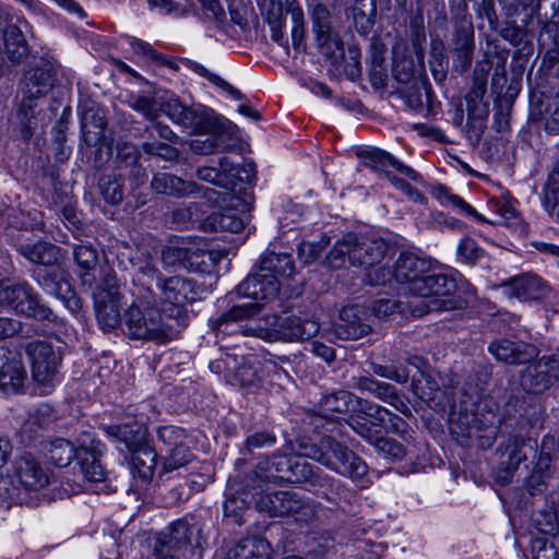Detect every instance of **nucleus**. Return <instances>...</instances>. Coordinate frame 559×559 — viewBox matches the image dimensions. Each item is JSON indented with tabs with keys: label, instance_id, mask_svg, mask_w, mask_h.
<instances>
[{
	"label": "nucleus",
	"instance_id": "1",
	"mask_svg": "<svg viewBox=\"0 0 559 559\" xmlns=\"http://www.w3.org/2000/svg\"><path fill=\"white\" fill-rule=\"evenodd\" d=\"M495 455L492 472L498 484L508 485L515 475L523 474L526 490L531 495L546 490L551 477V455L539 451L535 439L512 435L499 444Z\"/></svg>",
	"mask_w": 559,
	"mask_h": 559
},
{
	"label": "nucleus",
	"instance_id": "2",
	"mask_svg": "<svg viewBox=\"0 0 559 559\" xmlns=\"http://www.w3.org/2000/svg\"><path fill=\"white\" fill-rule=\"evenodd\" d=\"M280 290V282L274 274L260 271V266L249 274L235 289L233 294L239 297H247L253 301L236 305L228 311L210 320V325L216 334L230 335L245 330L248 319L261 311V301L273 299Z\"/></svg>",
	"mask_w": 559,
	"mask_h": 559
},
{
	"label": "nucleus",
	"instance_id": "3",
	"mask_svg": "<svg viewBox=\"0 0 559 559\" xmlns=\"http://www.w3.org/2000/svg\"><path fill=\"white\" fill-rule=\"evenodd\" d=\"M412 295L423 300L412 312L421 317L430 311H451L465 308L475 290L465 282L459 284L453 276L444 273L426 274L412 286Z\"/></svg>",
	"mask_w": 559,
	"mask_h": 559
},
{
	"label": "nucleus",
	"instance_id": "4",
	"mask_svg": "<svg viewBox=\"0 0 559 559\" xmlns=\"http://www.w3.org/2000/svg\"><path fill=\"white\" fill-rule=\"evenodd\" d=\"M57 81V70L52 62L40 59L29 66L20 83L21 102L17 108V123L21 136L29 140L37 128L39 102L52 90Z\"/></svg>",
	"mask_w": 559,
	"mask_h": 559
},
{
	"label": "nucleus",
	"instance_id": "5",
	"mask_svg": "<svg viewBox=\"0 0 559 559\" xmlns=\"http://www.w3.org/2000/svg\"><path fill=\"white\" fill-rule=\"evenodd\" d=\"M249 477L263 488H267V484L308 481L320 486L329 484L340 496L346 498L347 495V489L340 481L317 474L310 463L297 455L274 454L266 457L258 463Z\"/></svg>",
	"mask_w": 559,
	"mask_h": 559
},
{
	"label": "nucleus",
	"instance_id": "6",
	"mask_svg": "<svg viewBox=\"0 0 559 559\" xmlns=\"http://www.w3.org/2000/svg\"><path fill=\"white\" fill-rule=\"evenodd\" d=\"M144 305L133 304L124 311L123 332L128 337L165 344L179 335L182 329L157 308V301Z\"/></svg>",
	"mask_w": 559,
	"mask_h": 559
},
{
	"label": "nucleus",
	"instance_id": "7",
	"mask_svg": "<svg viewBox=\"0 0 559 559\" xmlns=\"http://www.w3.org/2000/svg\"><path fill=\"white\" fill-rule=\"evenodd\" d=\"M320 330L317 321L295 314H274L266 319V326L259 322H246L242 335L257 336L267 341L297 342L307 341L316 336Z\"/></svg>",
	"mask_w": 559,
	"mask_h": 559
},
{
	"label": "nucleus",
	"instance_id": "8",
	"mask_svg": "<svg viewBox=\"0 0 559 559\" xmlns=\"http://www.w3.org/2000/svg\"><path fill=\"white\" fill-rule=\"evenodd\" d=\"M306 449V456L354 480L361 479L368 473L367 464L331 436L322 437L319 444Z\"/></svg>",
	"mask_w": 559,
	"mask_h": 559
},
{
	"label": "nucleus",
	"instance_id": "9",
	"mask_svg": "<svg viewBox=\"0 0 559 559\" xmlns=\"http://www.w3.org/2000/svg\"><path fill=\"white\" fill-rule=\"evenodd\" d=\"M0 308L39 321L55 319L53 311L25 281L0 280Z\"/></svg>",
	"mask_w": 559,
	"mask_h": 559
},
{
	"label": "nucleus",
	"instance_id": "10",
	"mask_svg": "<svg viewBox=\"0 0 559 559\" xmlns=\"http://www.w3.org/2000/svg\"><path fill=\"white\" fill-rule=\"evenodd\" d=\"M157 290V302L159 301L163 313L177 321L183 330L188 325L186 305L199 298L200 287L191 278L175 275L158 282Z\"/></svg>",
	"mask_w": 559,
	"mask_h": 559
},
{
	"label": "nucleus",
	"instance_id": "11",
	"mask_svg": "<svg viewBox=\"0 0 559 559\" xmlns=\"http://www.w3.org/2000/svg\"><path fill=\"white\" fill-rule=\"evenodd\" d=\"M257 510L270 516H295L296 521L310 523L317 516V504L293 490L271 491L263 488L257 500Z\"/></svg>",
	"mask_w": 559,
	"mask_h": 559
},
{
	"label": "nucleus",
	"instance_id": "12",
	"mask_svg": "<svg viewBox=\"0 0 559 559\" xmlns=\"http://www.w3.org/2000/svg\"><path fill=\"white\" fill-rule=\"evenodd\" d=\"M358 157L362 159V164L366 167H369L376 171H382L385 174L390 182L397 188L399 190L403 191L405 194L409 195L414 200L423 202L426 200L423 193H420L416 188L411 186L407 181L391 175L386 168L393 167L402 175H405L406 177L411 178L414 181H418L420 178V175L411 168L409 166L404 165L401 163L397 158H395L390 153L372 147L368 150H360L357 153Z\"/></svg>",
	"mask_w": 559,
	"mask_h": 559
},
{
	"label": "nucleus",
	"instance_id": "13",
	"mask_svg": "<svg viewBox=\"0 0 559 559\" xmlns=\"http://www.w3.org/2000/svg\"><path fill=\"white\" fill-rule=\"evenodd\" d=\"M200 528L187 519L170 523L155 539L153 551L169 559H180L187 551L200 546Z\"/></svg>",
	"mask_w": 559,
	"mask_h": 559
},
{
	"label": "nucleus",
	"instance_id": "14",
	"mask_svg": "<svg viewBox=\"0 0 559 559\" xmlns=\"http://www.w3.org/2000/svg\"><path fill=\"white\" fill-rule=\"evenodd\" d=\"M164 112L173 122L193 133H215L222 129L214 111L200 104L186 106L178 98L171 97L165 103Z\"/></svg>",
	"mask_w": 559,
	"mask_h": 559
},
{
	"label": "nucleus",
	"instance_id": "15",
	"mask_svg": "<svg viewBox=\"0 0 559 559\" xmlns=\"http://www.w3.org/2000/svg\"><path fill=\"white\" fill-rule=\"evenodd\" d=\"M227 209L222 212L210 214L201 222V229L204 231H230L239 233L245 227L243 218L239 217L235 210L249 212L253 207L254 195L250 188H240L236 193L228 195Z\"/></svg>",
	"mask_w": 559,
	"mask_h": 559
},
{
	"label": "nucleus",
	"instance_id": "16",
	"mask_svg": "<svg viewBox=\"0 0 559 559\" xmlns=\"http://www.w3.org/2000/svg\"><path fill=\"white\" fill-rule=\"evenodd\" d=\"M520 371V385L528 394H540L559 381V352L532 359Z\"/></svg>",
	"mask_w": 559,
	"mask_h": 559
},
{
	"label": "nucleus",
	"instance_id": "17",
	"mask_svg": "<svg viewBox=\"0 0 559 559\" xmlns=\"http://www.w3.org/2000/svg\"><path fill=\"white\" fill-rule=\"evenodd\" d=\"M25 350L31 360L34 381L44 388H50L62 360L61 347H55L47 341H34L26 345Z\"/></svg>",
	"mask_w": 559,
	"mask_h": 559
},
{
	"label": "nucleus",
	"instance_id": "18",
	"mask_svg": "<svg viewBox=\"0 0 559 559\" xmlns=\"http://www.w3.org/2000/svg\"><path fill=\"white\" fill-rule=\"evenodd\" d=\"M311 22L319 51L326 60L337 61L343 57V40L333 25L332 9L322 2L317 3L311 12Z\"/></svg>",
	"mask_w": 559,
	"mask_h": 559
},
{
	"label": "nucleus",
	"instance_id": "19",
	"mask_svg": "<svg viewBox=\"0 0 559 559\" xmlns=\"http://www.w3.org/2000/svg\"><path fill=\"white\" fill-rule=\"evenodd\" d=\"M69 277L64 269L52 265L50 269L39 270L35 280L45 293L61 300L63 306L76 316L82 310V300L73 289Z\"/></svg>",
	"mask_w": 559,
	"mask_h": 559
},
{
	"label": "nucleus",
	"instance_id": "20",
	"mask_svg": "<svg viewBox=\"0 0 559 559\" xmlns=\"http://www.w3.org/2000/svg\"><path fill=\"white\" fill-rule=\"evenodd\" d=\"M210 368L216 373H224L228 382L243 389L257 388L261 380L258 367L243 356L226 353L211 361Z\"/></svg>",
	"mask_w": 559,
	"mask_h": 559
},
{
	"label": "nucleus",
	"instance_id": "21",
	"mask_svg": "<svg viewBox=\"0 0 559 559\" xmlns=\"http://www.w3.org/2000/svg\"><path fill=\"white\" fill-rule=\"evenodd\" d=\"M254 171L253 164L237 165L228 157H222L218 160V167L203 166L197 169V177L200 180L213 183L225 190V193H236L235 186L238 180H242L240 174L247 175L246 180H250L251 174Z\"/></svg>",
	"mask_w": 559,
	"mask_h": 559
},
{
	"label": "nucleus",
	"instance_id": "22",
	"mask_svg": "<svg viewBox=\"0 0 559 559\" xmlns=\"http://www.w3.org/2000/svg\"><path fill=\"white\" fill-rule=\"evenodd\" d=\"M354 388L369 392L383 403L391 405L405 417H412L413 413L408 402L401 396L397 389L388 382L379 381L370 376H362L354 379Z\"/></svg>",
	"mask_w": 559,
	"mask_h": 559
},
{
	"label": "nucleus",
	"instance_id": "23",
	"mask_svg": "<svg viewBox=\"0 0 559 559\" xmlns=\"http://www.w3.org/2000/svg\"><path fill=\"white\" fill-rule=\"evenodd\" d=\"M12 473L26 490H39L50 483L49 473L31 453H24L13 461Z\"/></svg>",
	"mask_w": 559,
	"mask_h": 559
},
{
	"label": "nucleus",
	"instance_id": "24",
	"mask_svg": "<svg viewBox=\"0 0 559 559\" xmlns=\"http://www.w3.org/2000/svg\"><path fill=\"white\" fill-rule=\"evenodd\" d=\"M370 332L368 313L358 306L344 307L334 324V333L341 340L356 341L367 336Z\"/></svg>",
	"mask_w": 559,
	"mask_h": 559
},
{
	"label": "nucleus",
	"instance_id": "25",
	"mask_svg": "<svg viewBox=\"0 0 559 559\" xmlns=\"http://www.w3.org/2000/svg\"><path fill=\"white\" fill-rule=\"evenodd\" d=\"M488 352L498 360L508 365H523L538 355L535 345L522 341L500 338L491 342Z\"/></svg>",
	"mask_w": 559,
	"mask_h": 559
},
{
	"label": "nucleus",
	"instance_id": "26",
	"mask_svg": "<svg viewBox=\"0 0 559 559\" xmlns=\"http://www.w3.org/2000/svg\"><path fill=\"white\" fill-rule=\"evenodd\" d=\"M350 265L368 269L379 264L385 257L389 245L381 238L355 234Z\"/></svg>",
	"mask_w": 559,
	"mask_h": 559
},
{
	"label": "nucleus",
	"instance_id": "27",
	"mask_svg": "<svg viewBox=\"0 0 559 559\" xmlns=\"http://www.w3.org/2000/svg\"><path fill=\"white\" fill-rule=\"evenodd\" d=\"M388 414H390L388 408L357 396L347 424L356 433V427L359 425L366 426L371 431H380L386 421Z\"/></svg>",
	"mask_w": 559,
	"mask_h": 559
},
{
	"label": "nucleus",
	"instance_id": "28",
	"mask_svg": "<svg viewBox=\"0 0 559 559\" xmlns=\"http://www.w3.org/2000/svg\"><path fill=\"white\" fill-rule=\"evenodd\" d=\"M506 294L520 300H538L548 294V286L533 273L514 276L503 283Z\"/></svg>",
	"mask_w": 559,
	"mask_h": 559
},
{
	"label": "nucleus",
	"instance_id": "29",
	"mask_svg": "<svg viewBox=\"0 0 559 559\" xmlns=\"http://www.w3.org/2000/svg\"><path fill=\"white\" fill-rule=\"evenodd\" d=\"M5 361L0 366V389L7 394L23 392L27 373L19 353L8 348Z\"/></svg>",
	"mask_w": 559,
	"mask_h": 559
},
{
	"label": "nucleus",
	"instance_id": "30",
	"mask_svg": "<svg viewBox=\"0 0 559 559\" xmlns=\"http://www.w3.org/2000/svg\"><path fill=\"white\" fill-rule=\"evenodd\" d=\"M431 261L418 257L415 253H402L394 266L393 275L396 282L408 285V293L412 295V286L415 282L423 280L430 271Z\"/></svg>",
	"mask_w": 559,
	"mask_h": 559
},
{
	"label": "nucleus",
	"instance_id": "31",
	"mask_svg": "<svg viewBox=\"0 0 559 559\" xmlns=\"http://www.w3.org/2000/svg\"><path fill=\"white\" fill-rule=\"evenodd\" d=\"M263 491L261 484H255V479L249 476L241 489L237 490L228 497L224 503V513L226 516L235 518V522L241 523V512L254 506L257 509V500L259 493Z\"/></svg>",
	"mask_w": 559,
	"mask_h": 559
},
{
	"label": "nucleus",
	"instance_id": "32",
	"mask_svg": "<svg viewBox=\"0 0 559 559\" xmlns=\"http://www.w3.org/2000/svg\"><path fill=\"white\" fill-rule=\"evenodd\" d=\"M357 428V435L365 439L368 443L372 444L379 454L393 461H400L404 459L408 453L407 443L403 444L390 437L383 435L382 430L371 431L366 426L359 425Z\"/></svg>",
	"mask_w": 559,
	"mask_h": 559
},
{
	"label": "nucleus",
	"instance_id": "33",
	"mask_svg": "<svg viewBox=\"0 0 559 559\" xmlns=\"http://www.w3.org/2000/svg\"><path fill=\"white\" fill-rule=\"evenodd\" d=\"M151 188L156 193L175 198H185L201 190V187L194 181L183 180L169 173L155 174L151 181Z\"/></svg>",
	"mask_w": 559,
	"mask_h": 559
},
{
	"label": "nucleus",
	"instance_id": "34",
	"mask_svg": "<svg viewBox=\"0 0 559 559\" xmlns=\"http://www.w3.org/2000/svg\"><path fill=\"white\" fill-rule=\"evenodd\" d=\"M103 445L99 441H92L90 448L79 449L78 457L80 460L81 471L86 480L94 484H103L106 479V472L100 463Z\"/></svg>",
	"mask_w": 559,
	"mask_h": 559
},
{
	"label": "nucleus",
	"instance_id": "35",
	"mask_svg": "<svg viewBox=\"0 0 559 559\" xmlns=\"http://www.w3.org/2000/svg\"><path fill=\"white\" fill-rule=\"evenodd\" d=\"M348 12L359 35L367 36L372 32L377 17V0H354Z\"/></svg>",
	"mask_w": 559,
	"mask_h": 559
},
{
	"label": "nucleus",
	"instance_id": "36",
	"mask_svg": "<svg viewBox=\"0 0 559 559\" xmlns=\"http://www.w3.org/2000/svg\"><path fill=\"white\" fill-rule=\"evenodd\" d=\"M271 545L262 537L251 536L239 540L227 555V559H270Z\"/></svg>",
	"mask_w": 559,
	"mask_h": 559
},
{
	"label": "nucleus",
	"instance_id": "37",
	"mask_svg": "<svg viewBox=\"0 0 559 559\" xmlns=\"http://www.w3.org/2000/svg\"><path fill=\"white\" fill-rule=\"evenodd\" d=\"M357 395L349 391L340 390L323 395L318 403V412L321 417L329 418L334 414L350 412L355 407Z\"/></svg>",
	"mask_w": 559,
	"mask_h": 559
},
{
	"label": "nucleus",
	"instance_id": "38",
	"mask_svg": "<svg viewBox=\"0 0 559 559\" xmlns=\"http://www.w3.org/2000/svg\"><path fill=\"white\" fill-rule=\"evenodd\" d=\"M522 4L530 9L531 19L535 17L547 32L557 28L555 19L559 12V0H522Z\"/></svg>",
	"mask_w": 559,
	"mask_h": 559
},
{
	"label": "nucleus",
	"instance_id": "39",
	"mask_svg": "<svg viewBox=\"0 0 559 559\" xmlns=\"http://www.w3.org/2000/svg\"><path fill=\"white\" fill-rule=\"evenodd\" d=\"M73 257L82 272L80 273L82 285L92 288L95 281V270L98 264V254L92 246L80 245L73 249Z\"/></svg>",
	"mask_w": 559,
	"mask_h": 559
},
{
	"label": "nucleus",
	"instance_id": "40",
	"mask_svg": "<svg viewBox=\"0 0 559 559\" xmlns=\"http://www.w3.org/2000/svg\"><path fill=\"white\" fill-rule=\"evenodd\" d=\"M261 272L271 273L277 276L289 278L295 273V262L289 253H276L267 250L260 258Z\"/></svg>",
	"mask_w": 559,
	"mask_h": 559
},
{
	"label": "nucleus",
	"instance_id": "41",
	"mask_svg": "<svg viewBox=\"0 0 559 559\" xmlns=\"http://www.w3.org/2000/svg\"><path fill=\"white\" fill-rule=\"evenodd\" d=\"M19 252L32 263L46 266L56 265L60 259V249L45 241L33 245H22L19 247Z\"/></svg>",
	"mask_w": 559,
	"mask_h": 559
},
{
	"label": "nucleus",
	"instance_id": "42",
	"mask_svg": "<svg viewBox=\"0 0 559 559\" xmlns=\"http://www.w3.org/2000/svg\"><path fill=\"white\" fill-rule=\"evenodd\" d=\"M165 277L160 275L158 270L151 263L147 262L139 267L138 282L141 289L138 293V298L141 304H147L157 301V295L153 287L158 289V282H163Z\"/></svg>",
	"mask_w": 559,
	"mask_h": 559
},
{
	"label": "nucleus",
	"instance_id": "43",
	"mask_svg": "<svg viewBox=\"0 0 559 559\" xmlns=\"http://www.w3.org/2000/svg\"><path fill=\"white\" fill-rule=\"evenodd\" d=\"M105 433L114 440L124 443L129 451L136 449L144 442L145 429L138 424L111 425L104 428Z\"/></svg>",
	"mask_w": 559,
	"mask_h": 559
},
{
	"label": "nucleus",
	"instance_id": "44",
	"mask_svg": "<svg viewBox=\"0 0 559 559\" xmlns=\"http://www.w3.org/2000/svg\"><path fill=\"white\" fill-rule=\"evenodd\" d=\"M131 452L133 473L138 474L142 481H150L157 464V452L147 443L138 447Z\"/></svg>",
	"mask_w": 559,
	"mask_h": 559
},
{
	"label": "nucleus",
	"instance_id": "45",
	"mask_svg": "<svg viewBox=\"0 0 559 559\" xmlns=\"http://www.w3.org/2000/svg\"><path fill=\"white\" fill-rule=\"evenodd\" d=\"M499 428L493 413L487 415L474 416L473 440L478 448L487 450L491 448L497 439Z\"/></svg>",
	"mask_w": 559,
	"mask_h": 559
},
{
	"label": "nucleus",
	"instance_id": "46",
	"mask_svg": "<svg viewBox=\"0 0 559 559\" xmlns=\"http://www.w3.org/2000/svg\"><path fill=\"white\" fill-rule=\"evenodd\" d=\"M120 300H105L94 299V307L96 311V319L98 324L104 331L115 330L118 325L123 323L119 311Z\"/></svg>",
	"mask_w": 559,
	"mask_h": 559
},
{
	"label": "nucleus",
	"instance_id": "47",
	"mask_svg": "<svg viewBox=\"0 0 559 559\" xmlns=\"http://www.w3.org/2000/svg\"><path fill=\"white\" fill-rule=\"evenodd\" d=\"M354 239V233L346 234L338 239L328 252L324 264L331 269H341L345 266L347 261L350 263Z\"/></svg>",
	"mask_w": 559,
	"mask_h": 559
},
{
	"label": "nucleus",
	"instance_id": "48",
	"mask_svg": "<svg viewBox=\"0 0 559 559\" xmlns=\"http://www.w3.org/2000/svg\"><path fill=\"white\" fill-rule=\"evenodd\" d=\"M4 46L9 58L19 62L27 56L28 46L22 31L16 25H9L4 33Z\"/></svg>",
	"mask_w": 559,
	"mask_h": 559
},
{
	"label": "nucleus",
	"instance_id": "49",
	"mask_svg": "<svg viewBox=\"0 0 559 559\" xmlns=\"http://www.w3.org/2000/svg\"><path fill=\"white\" fill-rule=\"evenodd\" d=\"M338 74L345 75L347 79L355 81L361 74L360 68V50L357 46H349L347 49V58L343 52V57H340L337 61L332 62L328 60Z\"/></svg>",
	"mask_w": 559,
	"mask_h": 559
},
{
	"label": "nucleus",
	"instance_id": "50",
	"mask_svg": "<svg viewBox=\"0 0 559 559\" xmlns=\"http://www.w3.org/2000/svg\"><path fill=\"white\" fill-rule=\"evenodd\" d=\"M78 454L79 450L63 438L53 440L47 451L48 460L58 467L68 466L75 456L78 457Z\"/></svg>",
	"mask_w": 559,
	"mask_h": 559
},
{
	"label": "nucleus",
	"instance_id": "51",
	"mask_svg": "<svg viewBox=\"0 0 559 559\" xmlns=\"http://www.w3.org/2000/svg\"><path fill=\"white\" fill-rule=\"evenodd\" d=\"M474 416L478 414H459L450 419V431L462 445H468L473 440Z\"/></svg>",
	"mask_w": 559,
	"mask_h": 559
},
{
	"label": "nucleus",
	"instance_id": "52",
	"mask_svg": "<svg viewBox=\"0 0 559 559\" xmlns=\"http://www.w3.org/2000/svg\"><path fill=\"white\" fill-rule=\"evenodd\" d=\"M165 452H167V454L164 456L163 461V473H170L186 466L194 459L193 453L189 450L187 444L165 449Z\"/></svg>",
	"mask_w": 559,
	"mask_h": 559
},
{
	"label": "nucleus",
	"instance_id": "53",
	"mask_svg": "<svg viewBox=\"0 0 559 559\" xmlns=\"http://www.w3.org/2000/svg\"><path fill=\"white\" fill-rule=\"evenodd\" d=\"M103 198L111 204H118L123 199V183L116 175H104L98 182Z\"/></svg>",
	"mask_w": 559,
	"mask_h": 559
},
{
	"label": "nucleus",
	"instance_id": "54",
	"mask_svg": "<svg viewBox=\"0 0 559 559\" xmlns=\"http://www.w3.org/2000/svg\"><path fill=\"white\" fill-rule=\"evenodd\" d=\"M215 133H210L211 135L204 140L195 139L192 140L189 144L190 150L195 154L210 155L218 152H228L230 145L225 144L223 136Z\"/></svg>",
	"mask_w": 559,
	"mask_h": 559
},
{
	"label": "nucleus",
	"instance_id": "55",
	"mask_svg": "<svg viewBox=\"0 0 559 559\" xmlns=\"http://www.w3.org/2000/svg\"><path fill=\"white\" fill-rule=\"evenodd\" d=\"M129 106L142 114L147 120H155L164 111L165 103L162 104L150 96H132Z\"/></svg>",
	"mask_w": 559,
	"mask_h": 559
},
{
	"label": "nucleus",
	"instance_id": "56",
	"mask_svg": "<svg viewBox=\"0 0 559 559\" xmlns=\"http://www.w3.org/2000/svg\"><path fill=\"white\" fill-rule=\"evenodd\" d=\"M435 195L440 200V202L450 204L453 207H456L460 211L466 213L467 215L474 216L479 222L490 223L481 214L477 213L476 210L467 204L462 198L452 194L444 186H439L436 188Z\"/></svg>",
	"mask_w": 559,
	"mask_h": 559
},
{
	"label": "nucleus",
	"instance_id": "57",
	"mask_svg": "<svg viewBox=\"0 0 559 559\" xmlns=\"http://www.w3.org/2000/svg\"><path fill=\"white\" fill-rule=\"evenodd\" d=\"M203 205L200 203H189L179 206L171 212L173 222L181 227H187L189 224L199 223L201 227V219L203 215Z\"/></svg>",
	"mask_w": 559,
	"mask_h": 559
},
{
	"label": "nucleus",
	"instance_id": "58",
	"mask_svg": "<svg viewBox=\"0 0 559 559\" xmlns=\"http://www.w3.org/2000/svg\"><path fill=\"white\" fill-rule=\"evenodd\" d=\"M218 261L217 253L214 251H204L199 249H190L187 254L186 269L199 272H206Z\"/></svg>",
	"mask_w": 559,
	"mask_h": 559
},
{
	"label": "nucleus",
	"instance_id": "59",
	"mask_svg": "<svg viewBox=\"0 0 559 559\" xmlns=\"http://www.w3.org/2000/svg\"><path fill=\"white\" fill-rule=\"evenodd\" d=\"M487 87L474 85L466 95L468 115L474 118L483 119L488 115L487 104L483 103Z\"/></svg>",
	"mask_w": 559,
	"mask_h": 559
},
{
	"label": "nucleus",
	"instance_id": "60",
	"mask_svg": "<svg viewBox=\"0 0 559 559\" xmlns=\"http://www.w3.org/2000/svg\"><path fill=\"white\" fill-rule=\"evenodd\" d=\"M287 13L290 14L293 27H292V40L294 48L298 49L305 38V14L299 5L293 2L287 3Z\"/></svg>",
	"mask_w": 559,
	"mask_h": 559
},
{
	"label": "nucleus",
	"instance_id": "61",
	"mask_svg": "<svg viewBox=\"0 0 559 559\" xmlns=\"http://www.w3.org/2000/svg\"><path fill=\"white\" fill-rule=\"evenodd\" d=\"M392 75L402 85H411L416 82L415 64L412 59L396 58L392 67Z\"/></svg>",
	"mask_w": 559,
	"mask_h": 559
},
{
	"label": "nucleus",
	"instance_id": "62",
	"mask_svg": "<svg viewBox=\"0 0 559 559\" xmlns=\"http://www.w3.org/2000/svg\"><path fill=\"white\" fill-rule=\"evenodd\" d=\"M454 51L474 50V27L471 23H461L455 27Z\"/></svg>",
	"mask_w": 559,
	"mask_h": 559
},
{
	"label": "nucleus",
	"instance_id": "63",
	"mask_svg": "<svg viewBox=\"0 0 559 559\" xmlns=\"http://www.w3.org/2000/svg\"><path fill=\"white\" fill-rule=\"evenodd\" d=\"M157 438L166 449L185 445V430L175 426H163L157 429Z\"/></svg>",
	"mask_w": 559,
	"mask_h": 559
},
{
	"label": "nucleus",
	"instance_id": "64",
	"mask_svg": "<svg viewBox=\"0 0 559 559\" xmlns=\"http://www.w3.org/2000/svg\"><path fill=\"white\" fill-rule=\"evenodd\" d=\"M93 296L94 299L120 300L121 294L116 275L107 273L103 278L102 285L94 292Z\"/></svg>",
	"mask_w": 559,
	"mask_h": 559
}]
</instances>
